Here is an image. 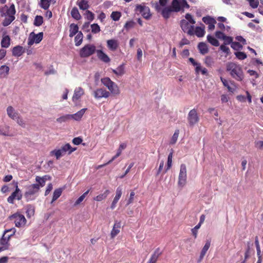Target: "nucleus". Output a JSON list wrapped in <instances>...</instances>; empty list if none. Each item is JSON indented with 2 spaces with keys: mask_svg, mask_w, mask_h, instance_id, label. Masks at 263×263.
I'll use <instances>...</instances> for the list:
<instances>
[{
  "mask_svg": "<svg viewBox=\"0 0 263 263\" xmlns=\"http://www.w3.org/2000/svg\"><path fill=\"white\" fill-rule=\"evenodd\" d=\"M78 5L80 9L83 10H87L89 8L88 2L85 0H81L78 3Z\"/></svg>",
  "mask_w": 263,
  "mask_h": 263,
  "instance_id": "37998d69",
  "label": "nucleus"
},
{
  "mask_svg": "<svg viewBox=\"0 0 263 263\" xmlns=\"http://www.w3.org/2000/svg\"><path fill=\"white\" fill-rule=\"evenodd\" d=\"M5 234H3L2 237L0 239V245L3 246H8V241L10 238L8 236H5Z\"/></svg>",
  "mask_w": 263,
  "mask_h": 263,
  "instance_id": "49530a36",
  "label": "nucleus"
},
{
  "mask_svg": "<svg viewBox=\"0 0 263 263\" xmlns=\"http://www.w3.org/2000/svg\"><path fill=\"white\" fill-rule=\"evenodd\" d=\"M10 45V37L8 36L4 37L1 41V46L3 47L7 48Z\"/></svg>",
  "mask_w": 263,
  "mask_h": 263,
  "instance_id": "a18cd8bd",
  "label": "nucleus"
},
{
  "mask_svg": "<svg viewBox=\"0 0 263 263\" xmlns=\"http://www.w3.org/2000/svg\"><path fill=\"white\" fill-rule=\"evenodd\" d=\"M96 51V46L92 44H87L84 46L80 51L81 58L88 57L93 54Z\"/></svg>",
  "mask_w": 263,
  "mask_h": 263,
  "instance_id": "423d86ee",
  "label": "nucleus"
},
{
  "mask_svg": "<svg viewBox=\"0 0 263 263\" xmlns=\"http://www.w3.org/2000/svg\"><path fill=\"white\" fill-rule=\"evenodd\" d=\"M10 219H14L15 225L16 227L20 228L24 226L26 223V219L23 215L15 213L9 216Z\"/></svg>",
  "mask_w": 263,
  "mask_h": 263,
  "instance_id": "9d476101",
  "label": "nucleus"
},
{
  "mask_svg": "<svg viewBox=\"0 0 263 263\" xmlns=\"http://www.w3.org/2000/svg\"><path fill=\"white\" fill-rule=\"evenodd\" d=\"M43 23V17L41 15H36L35 17L33 25L35 26L39 27Z\"/></svg>",
  "mask_w": 263,
  "mask_h": 263,
  "instance_id": "4c0bfd02",
  "label": "nucleus"
},
{
  "mask_svg": "<svg viewBox=\"0 0 263 263\" xmlns=\"http://www.w3.org/2000/svg\"><path fill=\"white\" fill-rule=\"evenodd\" d=\"M166 4H167V0H159V3H156L155 4V6H154L155 9L158 12H159L161 10V8L160 6H161L162 7H164L166 6Z\"/></svg>",
  "mask_w": 263,
  "mask_h": 263,
  "instance_id": "c756f323",
  "label": "nucleus"
},
{
  "mask_svg": "<svg viewBox=\"0 0 263 263\" xmlns=\"http://www.w3.org/2000/svg\"><path fill=\"white\" fill-rule=\"evenodd\" d=\"M91 32L93 33H97L100 31V27L98 24H93L90 26Z\"/></svg>",
  "mask_w": 263,
  "mask_h": 263,
  "instance_id": "603ef678",
  "label": "nucleus"
},
{
  "mask_svg": "<svg viewBox=\"0 0 263 263\" xmlns=\"http://www.w3.org/2000/svg\"><path fill=\"white\" fill-rule=\"evenodd\" d=\"M160 11L163 17L167 19L170 17L171 12H174V10H173L171 7H165L162 9H161Z\"/></svg>",
  "mask_w": 263,
  "mask_h": 263,
  "instance_id": "5701e85b",
  "label": "nucleus"
},
{
  "mask_svg": "<svg viewBox=\"0 0 263 263\" xmlns=\"http://www.w3.org/2000/svg\"><path fill=\"white\" fill-rule=\"evenodd\" d=\"M113 72L118 75V76H122L124 73V66L123 64H122L118 66L116 69L112 70Z\"/></svg>",
  "mask_w": 263,
  "mask_h": 263,
  "instance_id": "72a5a7b5",
  "label": "nucleus"
},
{
  "mask_svg": "<svg viewBox=\"0 0 263 263\" xmlns=\"http://www.w3.org/2000/svg\"><path fill=\"white\" fill-rule=\"evenodd\" d=\"M161 254L162 252L160 251V249L159 248H157L152 255L147 263H156Z\"/></svg>",
  "mask_w": 263,
  "mask_h": 263,
  "instance_id": "2eb2a0df",
  "label": "nucleus"
},
{
  "mask_svg": "<svg viewBox=\"0 0 263 263\" xmlns=\"http://www.w3.org/2000/svg\"><path fill=\"white\" fill-rule=\"evenodd\" d=\"M107 45L108 48L112 51L116 50L118 48L119 45L117 40L114 39L108 40L107 41Z\"/></svg>",
  "mask_w": 263,
  "mask_h": 263,
  "instance_id": "412c9836",
  "label": "nucleus"
},
{
  "mask_svg": "<svg viewBox=\"0 0 263 263\" xmlns=\"http://www.w3.org/2000/svg\"><path fill=\"white\" fill-rule=\"evenodd\" d=\"M231 48L235 50H238L242 48V46L239 42H233L231 45Z\"/></svg>",
  "mask_w": 263,
  "mask_h": 263,
  "instance_id": "4d7b16f0",
  "label": "nucleus"
},
{
  "mask_svg": "<svg viewBox=\"0 0 263 263\" xmlns=\"http://www.w3.org/2000/svg\"><path fill=\"white\" fill-rule=\"evenodd\" d=\"M204 63L208 67H212L214 64L215 61L212 57L207 56L205 58Z\"/></svg>",
  "mask_w": 263,
  "mask_h": 263,
  "instance_id": "a19ab883",
  "label": "nucleus"
},
{
  "mask_svg": "<svg viewBox=\"0 0 263 263\" xmlns=\"http://www.w3.org/2000/svg\"><path fill=\"white\" fill-rule=\"evenodd\" d=\"M10 68L6 65H2L0 67V78H6L9 74Z\"/></svg>",
  "mask_w": 263,
  "mask_h": 263,
  "instance_id": "b1692460",
  "label": "nucleus"
},
{
  "mask_svg": "<svg viewBox=\"0 0 263 263\" xmlns=\"http://www.w3.org/2000/svg\"><path fill=\"white\" fill-rule=\"evenodd\" d=\"M62 193V189L61 188L57 189L54 190L53 194L52 199L51 201V204L60 197Z\"/></svg>",
  "mask_w": 263,
  "mask_h": 263,
  "instance_id": "c85d7f7f",
  "label": "nucleus"
},
{
  "mask_svg": "<svg viewBox=\"0 0 263 263\" xmlns=\"http://www.w3.org/2000/svg\"><path fill=\"white\" fill-rule=\"evenodd\" d=\"M15 17L14 15H9L3 22V25L4 26H7L14 20Z\"/></svg>",
  "mask_w": 263,
  "mask_h": 263,
  "instance_id": "ea45409f",
  "label": "nucleus"
},
{
  "mask_svg": "<svg viewBox=\"0 0 263 263\" xmlns=\"http://www.w3.org/2000/svg\"><path fill=\"white\" fill-rule=\"evenodd\" d=\"M101 81L102 84L106 87H108L113 82L109 78H102Z\"/></svg>",
  "mask_w": 263,
  "mask_h": 263,
  "instance_id": "864d4df0",
  "label": "nucleus"
},
{
  "mask_svg": "<svg viewBox=\"0 0 263 263\" xmlns=\"http://www.w3.org/2000/svg\"><path fill=\"white\" fill-rule=\"evenodd\" d=\"M109 193V190H106L104 193L100 194L98 196H97L96 197L94 198V200L97 201H101L104 199H105L108 194Z\"/></svg>",
  "mask_w": 263,
  "mask_h": 263,
  "instance_id": "e433bc0d",
  "label": "nucleus"
},
{
  "mask_svg": "<svg viewBox=\"0 0 263 263\" xmlns=\"http://www.w3.org/2000/svg\"><path fill=\"white\" fill-rule=\"evenodd\" d=\"M215 21L216 20L214 18L210 16H204L202 18V21L205 24L208 25L210 24H212L213 22H215Z\"/></svg>",
  "mask_w": 263,
  "mask_h": 263,
  "instance_id": "3c124183",
  "label": "nucleus"
},
{
  "mask_svg": "<svg viewBox=\"0 0 263 263\" xmlns=\"http://www.w3.org/2000/svg\"><path fill=\"white\" fill-rule=\"evenodd\" d=\"M234 54L239 60H242L247 58V54L243 52L238 51L235 52Z\"/></svg>",
  "mask_w": 263,
  "mask_h": 263,
  "instance_id": "5fc2aeb1",
  "label": "nucleus"
},
{
  "mask_svg": "<svg viewBox=\"0 0 263 263\" xmlns=\"http://www.w3.org/2000/svg\"><path fill=\"white\" fill-rule=\"evenodd\" d=\"M14 184L15 187V190L7 198V202L11 204L14 203V199L20 200L22 198V194L20 189L18 187L17 182H14Z\"/></svg>",
  "mask_w": 263,
  "mask_h": 263,
  "instance_id": "6e6552de",
  "label": "nucleus"
},
{
  "mask_svg": "<svg viewBox=\"0 0 263 263\" xmlns=\"http://www.w3.org/2000/svg\"><path fill=\"white\" fill-rule=\"evenodd\" d=\"M107 88L110 91V93L114 95H118L120 92L119 87L114 82L107 87Z\"/></svg>",
  "mask_w": 263,
  "mask_h": 263,
  "instance_id": "4be33fe9",
  "label": "nucleus"
},
{
  "mask_svg": "<svg viewBox=\"0 0 263 263\" xmlns=\"http://www.w3.org/2000/svg\"><path fill=\"white\" fill-rule=\"evenodd\" d=\"M135 24V23L133 21L127 22L124 25V28L126 29L132 28L134 27Z\"/></svg>",
  "mask_w": 263,
  "mask_h": 263,
  "instance_id": "69168bd1",
  "label": "nucleus"
},
{
  "mask_svg": "<svg viewBox=\"0 0 263 263\" xmlns=\"http://www.w3.org/2000/svg\"><path fill=\"white\" fill-rule=\"evenodd\" d=\"M122 194V189L120 186L117 187L116 191V196L114 198L119 200Z\"/></svg>",
  "mask_w": 263,
  "mask_h": 263,
  "instance_id": "680f3d73",
  "label": "nucleus"
},
{
  "mask_svg": "<svg viewBox=\"0 0 263 263\" xmlns=\"http://www.w3.org/2000/svg\"><path fill=\"white\" fill-rule=\"evenodd\" d=\"M26 191L24 193V197L26 201L29 202L33 200L36 197L40 189L37 184H30L26 186Z\"/></svg>",
  "mask_w": 263,
  "mask_h": 263,
  "instance_id": "7ed1b4c3",
  "label": "nucleus"
},
{
  "mask_svg": "<svg viewBox=\"0 0 263 263\" xmlns=\"http://www.w3.org/2000/svg\"><path fill=\"white\" fill-rule=\"evenodd\" d=\"M26 214L28 217H31L34 214V208L32 205H28L27 206Z\"/></svg>",
  "mask_w": 263,
  "mask_h": 263,
  "instance_id": "c03bdc74",
  "label": "nucleus"
},
{
  "mask_svg": "<svg viewBox=\"0 0 263 263\" xmlns=\"http://www.w3.org/2000/svg\"><path fill=\"white\" fill-rule=\"evenodd\" d=\"M179 134V130L178 129H177L175 130V133H174L172 138L171 139V140L170 141L171 144H174L176 143L178 136Z\"/></svg>",
  "mask_w": 263,
  "mask_h": 263,
  "instance_id": "09e8293b",
  "label": "nucleus"
},
{
  "mask_svg": "<svg viewBox=\"0 0 263 263\" xmlns=\"http://www.w3.org/2000/svg\"><path fill=\"white\" fill-rule=\"evenodd\" d=\"M85 17L89 21H92L95 17L94 14L89 10H86L85 13Z\"/></svg>",
  "mask_w": 263,
  "mask_h": 263,
  "instance_id": "6e6d98bb",
  "label": "nucleus"
},
{
  "mask_svg": "<svg viewBox=\"0 0 263 263\" xmlns=\"http://www.w3.org/2000/svg\"><path fill=\"white\" fill-rule=\"evenodd\" d=\"M255 244L257 250V255H261V250L260 248L259 240L258 236L255 237Z\"/></svg>",
  "mask_w": 263,
  "mask_h": 263,
  "instance_id": "bf43d9fd",
  "label": "nucleus"
},
{
  "mask_svg": "<svg viewBox=\"0 0 263 263\" xmlns=\"http://www.w3.org/2000/svg\"><path fill=\"white\" fill-rule=\"evenodd\" d=\"M200 227H201V226H200V224H198L194 228L192 229V230H191L193 236H194L195 238H197L198 230L200 228Z\"/></svg>",
  "mask_w": 263,
  "mask_h": 263,
  "instance_id": "0e129e2a",
  "label": "nucleus"
},
{
  "mask_svg": "<svg viewBox=\"0 0 263 263\" xmlns=\"http://www.w3.org/2000/svg\"><path fill=\"white\" fill-rule=\"evenodd\" d=\"M198 49L201 54H205L209 52L207 45L204 42H200L198 45Z\"/></svg>",
  "mask_w": 263,
  "mask_h": 263,
  "instance_id": "393cba45",
  "label": "nucleus"
},
{
  "mask_svg": "<svg viewBox=\"0 0 263 263\" xmlns=\"http://www.w3.org/2000/svg\"><path fill=\"white\" fill-rule=\"evenodd\" d=\"M220 80H221V82H222L223 85L228 88V90L230 92H234L235 91L236 88L235 87H231L229 85L228 81L226 79L221 77Z\"/></svg>",
  "mask_w": 263,
  "mask_h": 263,
  "instance_id": "79ce46f5",
  "label": "nucleus"
},
{
  "mask_svg": "<svg viewBox=\"0 0 263 263\" xmlns=\"http://www.w3.org/2000/svg\"><path fill=\"white\" fill-rule=\"evenodd\" d=\"M180 26L182 30L189 35H192L194 34V26L190 25L187 21L185 20H181L180 22Z\"/></svg>",
  "mask_w": 263,
  "mask_h": 263,
  "instance_id": "f8f14e48",
  "label": "nucleus"
},
{
  "mask_svg": "<svg viewBox=\"0 0 263 263\" xmlns=\"http://www.w3.org/2000/svg\"><path fill=\"white\" fill-rule=\"evenodd\" d=\"M7 112L8 116L13 120H15L18 116L17 112L15 111L14 109L11 106H9L7 107Z\"/></svg>",
  "mask_w": 263,
  "mask_h": 263,
  "instance_id": "a878e982",
  "label": "nucleus"
},
{
  "mask_svg": "<svg viewBox=\"0 0 263 263\" xmlns=\"http://www.w3.org/2000/svg\"><path fill=\"white\" fill-rule=\"evenodd\" d=\"M110 92L104 88H98L93 92V95L96 99H100L102 98H107L110 96Z\"/></svg>",
  "mask_w": 263,
  "mask_h": 263,
  "instance_id": "4468645a",
  "label": "nucleus"
},
{
  "mask_svg": "<svg viewBox=\"0 0 263 263\" xmlns=\"http://www.w3.org/2000/svg\"><path fill=\"white\" fill-rule=\"evenodd\" d=\"M173 150L171 149V152L169 154L167 158V169L166 170H169L172 164V158H173ZM167 171H165V172Z\"/></svg>",
  "mask_w": 263,
  "mask_h": 263,
  "instance_id": "de8ad7c7",
  "label": "nucleus"
},
{
  "mask_svg": "<svg viewBox=\"0 0 263 263\" xmlns=\"http://www.w3.org/2000/svg\"><path fill=\"white\" fill-rule=\"evenodd\" d=\"M15 120H16L17 123L19 125H20L22 127H24V128L25 127L26 123L22 117H21L20 116H17L16 117V119H15Z\"/></svg>",
  "mask_w": 263,
  "mask_h": 263,
  "instance_id": "052dcab7",
  "label": "nucleus"
},
{
  "mask_svg": "<svg viewBox=\"0 0 263 263\" xmlns=\"http://www.w3.org/2000/svg\"><path fill=\"white\" fill-rule=\"evenodd\" d=\"M82 141V138L80 137L74 138L72 140V143L76 145L80 144Z\"/></svg>",
  "mask_w": 263,
  "mask_h": 263,
  "instance_id": "774afa93",
  "label": "nucleus"
},
{
  "mask_svg": "<svg viewBox=\"0 0 263 263\" xmlns=\"http://www.w3.org/2000/svg\"><path fill=\"white\" fill-rule=\"evenodd\" d=\"M43 37V33L42 32H39L37 34H35L34 32H31L28 39V45L31 46L34 43L36 44L39 43Z\"/></svg>",
  "mask_w": 263,
  "mask_h": 263,
  "instance_id": "9b49d317",
  "label": "nucleus"
},
{
  "mask_svg": "<svg viewBox=\"0 0 263 263\" xmlns=\"http://www.w3.org/2000/svg\"><path fill=\"white\" fill-rule=\"evenodd\" d=\"M135 11L136 14H141L146 20L149 19L152 16L150 12V9L148 7L146 6L144 3L136 5Z\"/></svg>",
  "mask_w": 263,
  "mask_h": 263,
  "instance_id": "20e7f679",
  "label": "nucleus"
},
{
  "mask_svg": "<svg viewBox=\"0 0 263 263\" xmlns=\"http://www.w3.org/2000/svg\"><path fill=\"white\" fill-rule=\"evenodd\" d=\"M187 119L189 125L191 127H193L199 122V117L196 109L194 108L189 111Z\"/></svg>",
  "mask_w": 263,
  "mask_h": 263,
  "instance_id": "0eeeda50",
  "label": "nucleus"
},
{
  "mask_svg": "<svg viewBox=\"0 0 263 263\" xmlns=\"http://www.w3.org/2000/svg\"><path fill=\"white\" fill-rule=\"evenodd\" d=\"M97 56L98 58L105 63H108L110 59L109 57L103 51L98 50L97 51Z\"/></svg>",
  "mask_w": 263,
  "mask_h": 263,
  "instance_id": "aec40b11",
  "label": "nucleus"
},
{
  "mask_svg": "<svg viewBox=\"0 0 263 263\" xmlns=\"http://www.w3.org/2000/svg\"><path fill=\"white\" fill-rule=\"evenodd\" d=\"M120 228L121 222L116 221L110 233V236L111 238H114L119 233L120 231Z\"/></svg>",
  "mask_w": 263,
  "mask_h": 263,
  "instance_id": "dca6fc26",
  "label": "nucleus"
},
{
  "mask_svg": "<svg viewBox=\"0 0 263 263\" xmlns=\"http://www.w3.org/2000/svg\"><path fill=\"white\" fill-rule=\"evenodd\" d=\"M249 2L250 6L253 8H256L258 5L259 2L258 0H247Z\"/></svg>",
  "mask_w": 263,
  "mask_h": 263,
  "instance_id": "e2e57ef3",
  "label": "nucleus"
},
{
  "mask_svg": "<svg viewBox=\"0 0 263 263\" xmlns=\"http://www.w3.org/2000/svg\"><path fill=\"white\" fill-rule=\"evenodd\" d=\"M70 120H71L70 115L67 114L57 118L56 121L57 122L61 123L67 122Z\"/></svg>",
  "mask_w": 263,
  "mask_h": 263,
  "instance_id": "c9c22d12",
  "label": "nucleus"
},
{
  "mask_svg": "<svg viewBox=\"0 0 263 263\" xmlns=\"http://www.w3.org/2000/svg\"><path fill=\"white\" fill-rule=\"evenodd\" d=\"M77 149L76 147H72L70 144L66 143L61 146V148L54 149L50 152L51 156H55L57 159H59L62 156L65 155L67 153L70 155Z\"/></svg>",
  "mask_w": 263,
  "mask_h": 263,
  "instance_id": "f03ea898",
  "label": "nucleus"
},
{
  "mask_svg": "<svg viewBox=\"0 0 263 263\" xmlns=\"http://www.w3.org/2000/svg\"><path fill=\"white\" fill-rule=\"evenodd\" d=\"M111 18L115 21H118L121 17V13L118 11H114L110 15Z\"/></svg>",
  "mask_w": 263,
  "mask_h": 263,
  "instance_id": "8fccbe9b",
  "label": "nucleus"
},
{
  "mask_svg": "<svg viewBox=\"0 0 263 263\" xmlns=\"http://www.w3.org/2000/svg\"><path fill=\"white\" fill-rule=\"evenodd\" d=\"M87 109L86 108H83L79 110V111H78L77 112L74 114L70 115L71 119L76 121H80Z\"/></svg>",
  "mask_w": 263,
  "mask_h": 263,
  "instance_id": "a211bd4d",
  "label": "nucleus"
},
{
  "mask_svg": "<svg viewBox=\"0 0 263 263\" xmlns=\"http://www.w3.org/2000/svg\"><path fill=\"white\" fill-rule=\"evenodd\" d=\"M71 15L73 18L77 20H79L81 18V16L77 7H73L71 11Z\"/></svg>",
  "mask_w": 263,
  "mask_h": 263,
  "instance_id": "7c9ffc66",
  "label": "nucleus"
},
{
  "mask_svg": "<svg viewBox=\"0 0 263 263\" xmlns=\"http://www.w3.org/2000/svg\"><path fill=\"white\" fill-rule=\"evenodd\" d=\"M0 13L2 16H8L11 15H14L15 13V7L13 4L10 7L5 5L0 9Z\"/></svg>",
  "mask_w": 263,
  "mask_h": 263,
  "instance_id": "ddd939ff",
  "label": "nucleus"
},
{
  "mask_svg": "<svg viewBox=\"0 0 263 263\" xmlns=\"http://www.w3.org/2000/svg\"><path fill=\"white\" fill-rule=\"evenodd\" d=\"M210 245H211L210 241H207L206 242L205 244L204 245V247H203L200 253L205 255L207 251L209 249Z\"/></svg>",
  "mask_w": 263,
  "mask_h": 263,
  "instance_id": "13d9d810",
  "label": "nucleus"
},
{
  "mask_svg": "<svg viewBox=\"0 0 263 263\" xmlns=\"http://www.w3.org/2000/svg\"><path fill=\"white\" fill-rule=\"evenodd\" d=\"M47 178H49V177L47 175H45L42 177L37 176L35 177V181L37 183H34V184H37L39 187V189H40L41 187H43L45 185V182Z\"/></svg>",
  "mask_w": 263,
  "mask_h": 263,
  "instance_id": "6ab92c4d",
  "label": "nucleus"
},
{
  "mask_svg": "<svg viewBox=\"0 0 263 263\" xmlns=\"http://www.w3.org/2000/svg\"><path fill=\"white\" fill-rule=\"evenodd\" d=\"M83 35L81 32H79L74 38L75 45L77 46H80L83 41Z\"/></svg>",
  "mask_w": 263,
  "mask_h": 263,
  "instance_id": "f704fd0d",
  "label": "nucleus"
},
{
  "mask_svg": "<svg viewBox=\"0 0 263 263\" xmlns=\"http://www.w3.org/2000/svg\"><path fill=\"white\" fill-rule=\"evenodd\" d=\"M174 10V12H178L180 11H184V8H190L189 5L186 0H173L172 6H171Z\"/></svg>",
  "mask_w": 263,
  "mask_h": 263,
  "instance_id": "39448f33",
  "label": "nucleus"
},
{
  "mask_svg": "<svg viewBox=\"0 0 263 263\" xmlns=\"http://www.w3.org/2000/svg\"><path fill=\"white\" fill-rule=\"evenodd\" d=\"M227 70L231 76L237 81H241L243 78L242 70L239 65L235 63L230 62L227 64Z\"/></svg>",
  "mask_w": 263,
  "mask_h": 263,
  "instance_id": "f257e3e1",
  "label": "nucleus"
},
{
  "mask_svg": "<svg viewBox=\"0 0 263 263\" xmlns=\"http://www.w3.org/2000/svg\"><path fill=\"white\" fill-rule=\"evenodd\" d=\"M79 27L77 25L75 24H71L70 25L69 29V36L73 37L77 33H78Z\"/></svg>",
  "mask_w": 263,
  "mask_h": 263,
  "instance_id": "cd10ccee",
  "label": "nucleus"
},
{
  "mask_svg": "<svg viewBox=\"0 0 263 263\" xmlns=\"http://www.w3.org/2000/svg\"><path fill=\"white\" fill-rule=\"evenodd\" d=\"M207 40L211 45L217 47L219 45L218 41L211 35L207 36Z\"/></svg>",
  "mask_w": 263,
  "mask_h": 263,
  "instance_id": "473e14b6",
  "label": "nucleus"
},
{
  "mask_svg": "<svg viewBox=\"0 0 263 263\" xmlns=\"http://www.w3.org/2000/svg\"><path fill=\"white\" fill-rule=\"evenodd\" d=\"M195 34L199 37L203 36L205 34L204 27H196L195 30Z\"/></svg>",
  "mask_w": 263,
  "mask_h": 263,
  "instance_id": "2f4dec72",
  "label": "nucleus"
},
{
  "mask_svg": "<svg viewBox=\"0 0 263 263\" xmlns=\"http://www.w3.org/2000/svg\"><path fill=\"white\" fill-rule=\"evenodd\" d=\"M51 0H41L40 6L44 10H47L50 5Z\"/></svg>",
  "mask_w": 263,
  "mask_h": 263,
  "instance_id": "58836bf2",
  "label": "nucleus"
},
{
  "mask_svg": "<svg viewBox=\"0 0 263 263\" xmlns=\"http://www.w3.org/2000/svg\"><path fill=\"white\" fill-rule=\"evenodd\" d=\"M24 52L23 47L21 46H16L12 49V54L14 56L20 57Z\"/></svg>",
  "mask_w": 263,
  "mask_h": 263,
  "instance_id": "bb28decb",
  "label": "nucleus"
},
{
  "mask_svg": "<svg viewBox=\"0 0 263 263\" xmlns=\"http://www.w3.org/2000/svg\"><path fill=\"white\" fill-rule=\"evenodd\" d=\"M84 90L81 87L76 88L74 91V94L72 97V101L74 102L80 99V98L84 95Z\"/></svg>",
  "mask_w": 263,
  "mask_h": 263,
  "instance_id": "f3484780",
  "label": "nucleus"
},
{
  "mask_svg": "<svg viewBox=\"0 0 263 263\" xmlns=\"http://www.w3.org/2000/svg\"><path fill=\"white\" fill-rule=\"evenodd\" d=\"M186 167L184 164L180 165V172L178 176V185L180 186H184L186 183Z\"/></svg>",
  "mask_w": 263,
  "mask_h": 263,
  "instance_id": "1a4fd4ad",
  "label": "nucleus"
},
{
  "mask_svg": "<svg viewBox=\"0 0 263 263\" xmlns=\"http://www.w3.org/2000/svg\"><path fill=\"white\" fill-rule=\"evenodd\" d=\"M223 40L224 45H228L233 43V38L231 36L226 35Z\"/></svg>",
  "mask_w": 263,
  "mask_h": 263,
  "instance_id": "338daca9",
  "label": "nucleus"
}]
</instances>
